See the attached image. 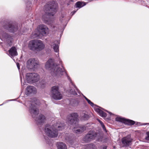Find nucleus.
Returning <instances> with one entry per match:
<instances>
[{
    "instance_id": "1",
    "label": "nucleus",
    "mask_w": 149,
    "mask_h": 149,
    "mask_svg": "<svg viewBox=\"0 0 149 149\" xmlns=\"http://www.w3.org/2000/svg\"><path fill=\"white\" fill-rule=\"evenodd\" d=\"M58 7V3L55 1H51L47 3L45 6V13L42 17V20L45 23L49 20L50 16H53L55 14Z\"/></svg>"
},
{
    "instance_id": "2",
    "label": "nucleus",
    "mask_w": 149,
    "mask_h": 149,
    "mask_svg": "<svg viewBox=\"0 0 149 149\" xmlns=\"http://www.w3.org/2000/svg\"><path fill=\"white\" fill-rule=\"evenodd\" d=\"M45 68L51 71V75L54 77H59L63 75L64 69L63 67L61 68L58 65L54 62V59H49L45 65Z\"/></svg>"
},
{
    "instance_id": "3",
    "label": "nucleus",
    "mask_w": 149,
    "mask_h": 149,
    "mask_svg": "<svg viewBox=\"0 0 149 149\" xmlns=\"http://www.w3.org/2000/svg\"><path fill=\"white\" fill-rule=\"evenodd\" d=\"M63 124L60 123H57L54 124L52 127L49 125L46 126L45 129V132L49 137H55L58 135V131L62 130L64 128Z\"/></svg>"
},
{
    "instance_id": "4",
    "label": "nucleus",
    "mask_w": 149,
    "mask_h": 149,
    "mask_svg": "<svg viewBox=\"0 0 149 149\" xmlns=\"http://www.w3.org/2000/svg\"><path fill=\"white\" fill-rule=\"evenodd\" d=\"M78 115L77 113H73L70 114L68 117V123L72 125V129L73 127V131L76 133H81L86 130V127L84 126H82L77 127H74L77 122V118Z\"/></svg>"
},
{
    "instance_id": "5",
    "label": "nucleus",
    "mask_w": 149,
    "mask_h": 149,
    "mask_svg": "<svg viewBox=\"0 0 149 149\" xmlns=\"http://www.w3.org/2000/svg\"><path fill=\"white\" fill-rule=\"evenodd\" d=\"M28 47L30 49L32 50H40L44 48L45 45L40 40H33L29 41Z\"/></svg>"
},
{
    "instance_id": "6",
    "label": "nucleus",
    "mask_w": 149,
    "mask_h": 149,
    "mask_svg": "<svg viewBox=\"0 0 149 149\" xmlns=\"http://www.w3.org/2000/svg\"><path fill=\"white\" fill-rule=\"evenodd\" d=\"M102 138V137L100 134L91 130L84 136L83 140L85 142H88L95 139L99 140Z\"/></svg>"
},
{
    "instance_id": "7",
    "label": "nucleus",
    "mask_w": 149,
    "mask_h": 149,
    "mask_svg": "<svg viewBox=\"0 0 149 149\" xmlns=\"http://www.w3.org/2000/svg\"><path fill=\"white\" fill-rule=\"evenodd\" d=\"M39 75L37 73L32 72L26 74V79L28 83H33L38 81L39 79Z\"/></svg>"
},
{
    "instance_id": "8",
    "label": "nucleus",
    "mask_w": 149,
    "mask_h": 149,
    "mask_svg": "<svg viewBox=\"0 0 149 149\" xmlns=\"http://www.w3.org/2000/svg\"><path fill=\"white\" fill-rule=\"evenodd\" d=\"M51 92L52 98L56 100H60L62 98V95L59 91L58 87L54 86L52 87Z\"/></svg>"
},
{
    "instance_id": "9",
    "label": "nucleus",
    "mask_w": 149,
    "mask_h": 149,
    "mask_svg": "<svg viewBox=\"0 0 149 149\" xmlns=\"http://www.w3.org/2000/svg\"><path fill=\"white\" fill-rule=\"evenodd\" d=\"M29 103L31 105L29 108V111L32 117L34 118L39 113L38 105L34 102Z\"/></svg>"
},
{
    "instance_id": "10",
    "label": "nucleus",
    "mask_w": 149,
    "mask_h": 149,
    "mask_svg": "<svg viewBox=\"0 0 149 149\" xmlns=\"http://www.w3.org/2000/svg\"><path fill=\"white\" fill-rule=\"evenodd\" d=\"M27 67L30 69H33L36 68L38 65V62L37 60L33 58L28 60L26 62Z\"/></svg>"
},
{
    "instance_id": "11",
    "label": "nucleus",
    "mask_w": 149,
    "mask_h": 149,
    "mask_svg": "<svg viewBox=\"0 0 149 149\" xmlns=\"http://www.w3.org/2000/svg\"><path fill=\"white\" fill-rule=\"evenodd\" d=\"M116 121L121 122L128 125H133L134 124L135 122L133 120L129 119H126L120 117H117L116 118Z\"/></svg>"
},
{
    "instance_id": "12",
    "label": "nucleus",
    "mask_w": 149,
    "mask_h": 149,
    "mask_svg": "<svg viewBox=\"0 0 149 149\" xmlns=\"http://www.w3.org/2000/svg\"><path fill=\"white\" fill-rule=\"evenodd\" d=\"M38 28L40 33L42 36H46L48 33L49 29L46 26L41 25L39 26Z\"/></svg>"
},
{
    "instance_id": "13",
    "label": "nucleus",
    "mask_w": 149,
    "mask_h": 149,
    "mask_svg": "<svg viewBox=\"0 0 149 149\" xmlns=\"http://www.w3.org/2000/svg\"><path fill=\"white\" fill-rule=\"evenodd\" d=\"M132 139L130 136L128 135L122 138V142L125 147H128L130 145Z\"/></svg>"
},
{
    "instance_id": "14",
    "label": "nucleus",
    "mask_w": 149,
    "mask_h": 149,
    "mask_svg": "<svg viewBox=\"0 0 149 149\" xmlns=\"http://www.w3.org/2000/svg\"><path fill=\"white\" fill-rule=\"evenodd\" d=\"M37 91L36 88L33 86H29L26 88L25 94L27 95L34 94L36 93Z\"/></svg>"
},
{
    "instance_id": "15",
    "label": "nucleus",
    "mask_w": 149,
    "mask_h": 149,
    "mask_svg": "<svg viewBox=\"0 0 149 149\" xmlns=\"http://www.w3.org/2000/svg\"><path fill=\"white\" fill-rule=\"evenodd\" d=\"M35 120L38 125H41V124H42L43 123L45 122L46 119L45 116L44 115L40 114L39 115L38 118L35 119Z\"/></svg>"
},
{
    "instance_id": "16",
    "label": "nucleus",
    "mask_w": 149,
    "mask_h": 149,
    "mask_svg": "<svg viewBox=\"0 0 149 149\" xmlns=\"http://www.w3.org/2000/svg\"><path fill=\"white\" fill-rule=\"evenodd\" d=\"M9 55L10 56H14L17 55V53L16 48L12 47L8 51Z\"/></svg>"
},
{
    "instance_id": "17",
    "label": "nucleus",
    "mask_w": 149,
    "mask_h": 149,
    "mask_svg": "<svg viewBox=\"0 0 149 149\" xmlns=\"http://www.w3.org/2000/svg\"><path fill=\"white\" fill-rule=\"evenodd\" d=\"M57 147L58 149H67V146L65 144L62 142L57 143Z\"/></svg>"
},
{
    "instance_id": "18",
    "label": "nucleus",
    "mask_w": 149,
    "mask_h": 149,
    "mask_svg": "<svg viewBox=\"0 0 149 149\" xmlns=\"http://www.w3.org/2000/svg\"><path fill=\"white\" fill-rule=\"evenodd\" d=\"M95 110L96 111L101 117H106L107 116V114L106 113L101 110L99 108H95Z\"/></svg>"
},
{
    "instance_id": "19",
    "label": "nucleus",
    "mask_w": 149,
    "mask_h": 149,
    "mask_svg": "<svg viewBox=\"0 0 149 149\" xmlns=\"http://www.w3.org/2000/svg\"><path fill=\"white\" fill-rule=\"evenodd\" d=\"M17 26H16L11 25H10L8 28V30L11 32H14L17 31Z\"/></svg>"
},
{
    "instance_id": "20",
    "label": "nucleus",
    "mask_w": 149,
    "mask_h": 149,
    "mask_svg": "<svg viewBox=\"0 0 149 149\" xmlns=\"http://www.w3.org/2000/svg\"><path fill=\"white\" fill-rule=\"evenodd\" d=\"M86 4L84 3L80 2H77L76 3V5L77 7L81 8L84 6H85Z\"/></svg>"
},
{
    "instance_id": "21",
    "label": "nucleus",
    "mask_w": 149,
    "mask_h": 149,
    "mask_svg": "<svg viewBox=\"0 0 149 149\" xmlns=\"http://www.w3.org/2000/svg\"><path fill=\"white\" fill-rule=\"evenodd\" d=\"M59 46L58 45L54 44L53 45V49L55 52H58L59 51Z\"/></svg>"
},
{
    "instance_id": "22",
    "label": "nucleus",
    "mask_w": 149,
    "mask_h": 149,
    "mask_svg": "<svg viewBox=\"0 0 149 149\" xmlns=\"http://www.w3.org/2000/svg\"><path fill=\"white\" fill-rule=\"evenodd\" d=\"M89 146L90 149H97L96 147L93 144H90Z\"/></svg>"
},
{
    "instance_id": "23",
    "label": "nucleus",
    "mask_w": 149,
    "mask_h": 149,
    "mask_svg": "<svg viewBox=\"0 0 149 149\" xmlns=\"http://www.w3.org/2000/svg\"><path fill=\"white\" fill-rule=\"evenodd\" d=\"M82 116L84 117V120H86L89 118L88 116L86 114H84Z\"/></svg>"
},
{
    "instance_id": "24",
    "label": "nucleus",
    "mask_w": 149,
    "mask_h": 149,
    "mask_svg": "<svg viewBox=\"0 0 149 149\" xmlns=\"http://www.w3.org/2000/svg\"><path fill=\"white\" fill-rule=\"evenodd\" d=\"M146 135L145 139L147 140H149V132H148L146 133Z\"/></svg>"
},
{
    "instance_id": "25",
    "label": "nucleus",
    "mask_w": 149,
    "mask_h": 149,
    "mask_svg": "<svg viewBox=\"0 0 149 149\" xmlns=\"http://www.w3.org/2000/svg\"><path fill=\"white\" fill-rule=\"evenodd\" d=\"M87 102H88V103L89 104H90L91 106H92V107H93L94 104L92 102H91L90 101V100H88V101H87Z\"/></svg>"
},
{
    "instance_id": "26",
    "label": "nucleus",
    "mask_w": 149,
    "mask_h": 149,
    "mask_svg": "<svg viewBox=\"0 0 149 149\" xmlns=\"http://www.w3.org/2000/svg\"><path fill=\"white\" fill-rule=\"evenodd\" d=\"M102 127L103 130L105 131L106 132H107V130H106V128L105 127V126L104 125H102Z\"/></svg>"
},
{
    "instance_id": "27",
    "label": "nucleus",
    "mask_w": 149,
    "mask_h": 149,
    "mask_svg": "<svg viewBox=\"0 0 149 149\" xmlns=\"http://www.w3.org/2000/svg\"><path fill=\"white\" fill-rule=\"evenodd\" d=\"M97 120L100 123L101 125V126H102V125H104L103 123L100 120H99V119H97Z\"/></svg>"
},
{
    "instance_id": "28",
    "label": "nucleus",
    "mask_w": 149,
    "mask_h": 149,
    "mask_svg": "<svg viewBox=\"0 0 149 149\" xmlns=\"http://www.w3.org/2000/svg\"><path fill=\"white\" fill-rule=\"evenodd\" d=\"M107 148L106 146L101 147L99 149H106Z\"/></svg>"
},
{
    "instance_id": "29",
    "label": "nucleus",
    "mask_w": 149,
    "mask_h": 149,
    "mask_svg": "<svg viewBox=\"0 0 149 149\" xmlns=\"http://www.w3.org/2000/svg\"><path fill=\"white\" fill-rule=\"evenodd\" d=\"M17 66L18 69H20V67H19V63H17Z\"/></svg>"
},
{
    "instance_id": "30",
    "label": "nucleus",
    "mask_w": 149,
    "mask_h": 149,
    "mask_svg": "<svg viewBox=\"0 0 149 149\" xmlns=\"http://www.w3.org/2000/svg\"><path fill=\"white\" fill-rule=\"evenodd\" d=\"M76 12V11H73L71 13L72 14V15H73Z\"/></svg>"
},
{
    "instance_id": "31",
    "label": "nucleus",
    "mask_w": 149,
    "mask_h": 149,
    "mask_svg": "<svg viewBox=\"0 0 149 149\" xmlns=\"http://www.w3.org/2000/svg\"><path fill=\"white\" fill-rule=\"evenodd\" d=\"M84 98H85V99H86V100L87 101H88V100L89 99H88L87 97H84Z\"/></svg>"
},
{
    "instance_id": "32",
    "label": "nucleus",
    "mask_w": 149,
    "mask_h": 149,
    "mask_svg": "<svg viewBox=\"0 0 149 149\" xmlns=\"http://www.w3.org/2000/svg\"><path fill=\"white\" fill-rule=\"evenodd\" d=\"M71 1H74V0H71Z\"/></svg>"
},
{
    "instance_id": "33",
    "label": "nucleus",
    "mask_w": 149,
    "mask_h": 149,
    "mask_svg": "<svg viewBox=\"0 0 149 149\" xmlns=\"http://www.w3.org/2000/svg\"><path fill=\"white\" fill-rule=\"evenodd\" d=\"M109 113L111 115L112 114V113H111L109 112Z\"/></svg>"
},
{
    "instance_id": "34",
    "label": "nucleus",
    "mask_w": 149,
    "mask_h": 149,
    "mask_svg": "<svg viewBox=\"0 0 149 149\" xmlns=\"http://www.w3.org/2000/svg\"><path fill=\"white\" fill-rule=\"evenodd\" d=\"M29 4H30L31 3L30 2H29Z\"/></svg>"
},
{
    "instance_id": "35",
    "label": "nucleus",
    "mask_w": 149,
    "mask_h": 149,
    "mask_svg": "<svg viewBox=\"0 0 149 149\" xmlns=\"http://www.w3.org/2000/svg\"><path fill=\"white\" fill-rule=\"evenodd\" d=\"M148 124H149V123H148Z\"/></svg>"
}]
</instances>
